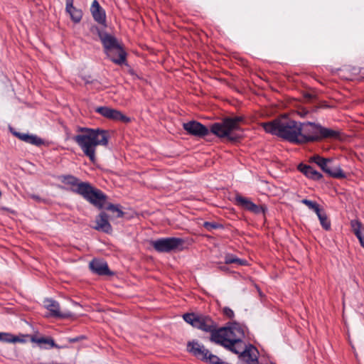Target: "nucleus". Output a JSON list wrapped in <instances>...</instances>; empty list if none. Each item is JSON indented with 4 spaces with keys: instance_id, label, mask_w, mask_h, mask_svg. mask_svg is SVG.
Returning a JSON list of instances; mask_svg holds the SVG:
<instances>
[{
    "instance_id": "f257e3e1",
    "label": "nucleus",
    "mask_w": 364,
    "mask_h": 364,
    "mask_svg": "<svg viewBox=\"0 0 364 364\" xmlns=\"http://www.w3.org/2000/svg\"><path fill=\"white\" fill-rule=\"evenodd\" d=\"M77 134L73 137L83 154L91 162L96 161V148L97 146H107L109 141L108 132L100 129L77 127Z\"/></svg>"
},
{
    "instance_id": "f03ea898",
    "label": "nucleus",
    "mask_w": 364,
    "mask_h": 364,
    "mask_svg": "<svg viewBox=\"0 0 364 364\" xmlns=\"http://www.w3.org/2000/svg\"><path fill=\"white\" fill-rule=\"evenodd\" d=\"M245 336V327L238 323L218 329L213 333L210 341L238 354L243 349L242 339Z\"/></svg>"
},
{
    "instance_id": "7ed1b4c3",
    "label": "nucleus",
    "mask_w": 364,
    "mask_h": 364,
    "mask_svg": "<svg viewBox=\"0 0 364 364\" xmlns=\"http://www.w3.org/2000/svg\"><path fill=\"white\" fill-rule=\"evenodd\" d=\"M266 132L281 137L289 142L298 144L299 122L284 114L268 122L262 124Z\"/></svg>"
},
{
    "instance_id": "20e7f679",
    "label": "nucleus",
    "mask_w": 364,
    "mask_h": 364,
    "mask_svg": "<svg viewBox=\"0 0 364 364\" xmlns=\"http://www.w3.org/2000/svg\"><path fill=\"white\" fill-rule=\"evenodd\" d=\"M340 132L322 127L314 122H299L298 144L320 141L323 139H337Z\"/></svg>"
},
{
    "instance_id": "39448f33",
    "label": "nucleus",
    "mask_w": 364,
    "mask_h": 364,
    "mask_svg": "<svg viewBox=\"0 0 364 364\" xmlns=\"http://www.w3.org/2000/svg\"><path fill=\"white\" fill-rule=\"evenodd\" d=\"M242 117H228L221 122L214 123L210 126V132L219 138H227L229 141H235L240 136L235 132L240 130Z\"/></svg>"
},
{
    "instance_id": "423d86ee",
    "label": "nucleus",
    "mask_w": 364,
    "mask_h": 364,
    "mask_svg": "<svg viewBox=\"0 0 364 364\" xmlns=\"http://www.w3.org/2000/svg\"><path fill=\"white\" fill-rule=\"evenodd\" d=\"M106 54L116 64H123L126 60V52L118 44L116 38L107 33L100 34Z\"/></svg>"
},
{
    "instance_id": "0eeeda50",
    "label": "nucleus",
    "mask_w": 364,
    "mask_h": 364,
    "mask_svg": "<svg viewBox=\"0 0 364 364\" xmlns=\"http://www.w3.org/2000/svg\"><path fill=\"white\" fill-rule=\"evenodd\" d=\"M183 318L186 323L191 324L193 327L200 329L205 332L210 333V337L213 333L218 331L216 329V323L208 316L187 313L183 314Z\"/></svg>"
},
{
    "instance_id": "6e6552de",
    "label": "nucleus",
    "mask_w": 364,
    "mask_h": 364,
    "mask_svg": "<svg viewBox=\"0 0 364 364\" xmlns=\"http://www.w3.org/2000/svg\"><path fill=\"white\" fill-rule=\"evenodd\" d=\"M151 245L159 252L181 250L184 241L179 237H164L151 241Z\"/></svg>"
},
{
    "instance_id": "1a4fd4ad",
    "label": "nucleus",
    "mask_w": 364,
    "mask_h": 364,
    "mask_svg": "<svg viewBox=\"0 0 364 364\" xmlns=\"http://www.w3.org/2000/svg\"><path fill=\"white\" fill-rule=\"evenodd\" d=\"M81 196L91 204L100 209L104 207L107 199L106 195H105L102 191L92 187L89 183Z\"/></svg>"
},
{
    "instance_id": "9d476101",
    "label": "nucleus",
    "mask_w": 364,
    "mask_h": 364,
    "mask_svg": "<svg viewBox=\"0 0 364 364\" xmlns=\"http://www.w3.org/2000/svg\"><path fill=\"white\" fill-rule=\"evenodd\" d=\"M60 181L70 186V190L79 195H82L85 189L87 182H82L77 177L72 175H65L60 177Z\"/></svg>"
},
{
    "instance_id": "9b49d317",
    "label": "nucleus",
    "mask_w": 364,
    "mask_h": 364,
    "mask_svg": "<svg viewBox=\"0 0 364 364\" xmlns=\"http://www.w3.org/2000/svg\"><path fill=\"white\" fill-rule=\"evenodd\" d=\"M95 111L102 116L109 119L121 121L124 122H130V119L123 114L120 111L109 107H99L96 108Z\"/></svg>"
},
{
    "instance_id": "f8f14e48",
    "label": "nucleus",
    "mask_w": 364,
    "mask_h": 364,
    "mask_svg": "<svg viewBox=\"0 0 364 364\" xmlns=\"http://www.w3.org/2000/svg\"><path fill=\"white\" fill-rule=\"evenodd\" d=\"M183 127L188 134L197 137H205L210 134L208 128L196 121L184 123Z\"/></svg>"
},
{
    "instance_id": "ddd939ff",
    "label": "nucleus",
    "mask_w": 364,
    "mask_h": 364,
    "mask_svg": "<svg viewBox=\"0 0 364 364\" xmlns=\"http://www.w3.org/2000/svg\"><path fill=\"white\" fill-rule=\"evenodd\" d=\"M237 204L242 208L249 210L255 214L264 213L266 207L263 205H257L252 202L247 198L237 195L235 197Z\"/></svg>"
},
{
    "instance_id": "4468645a",
    "label": "nucleus",
    "mask_w": 364,
    "mask_h": 364,
    "mask_svg": "<svg viewBox=\"0 0 364 364\" xmlns=\"http://www.w3.org/2000/svg\"><path fill=\"white\" fill-rule=\"evenodd\" d=\"M43 304L45 308L49 311L50 316L56 318H68L72 316V314L70 311H61L60 304L55 300L46 299L44 300Z\"/></svg>"
},
{
    "instance_id": "2eb2a0df",
    "label": "nucleus",
    "mask_w": 364,
    "mask_h": 364,
    "mask_svg": "<svg viewBox=\"0 0 364 364\" xmlns=\"http://www.w3.org/2000/svg\"><path fill=\"white\" fill-rule=\"evenodd\" d=\"M238 354L239 358L247 364H259V351L252 345L243 348Z\"/></svg>"
},
{
    "instance_id": "dca6fc26",
    "label": "nucleus",
    "mask_w": 364,
    "mask_h": 364,
    "mask_svg": "<svg viewBox=\"0 0 364 364\" xmlns=\"http://www.w3.org/2000/svg\"><path fill=\"white\" fill-rule=\"evenodd\" d=\"M90 12L97 23L106 26V13L105 9L100 5L97 0L93 1L90 6Z\"/></svg>"
},
{
    "instance_id": "f3484780",
    "label": "nucleus",
    "mask_w": 364,
    "mask_h": 364,
    "mask_svg": "<svg viewBox=\"0 0 364 364\" xmlns=\"http://www.w3.org/2000/svg\"><path fill=\"white\" fill-rule=\"evenodd\" d=\"M187 348L188 352L202 360H204L209 353V350L203 344L196 341L188 342Z\"/></svg>"
},
{
    "instance_id": "a211bd4d",
    "label": "nucleus",
    "mask_w": 364,
    "mask_h": 364,
    "mask_svg": "<svg viewBox=\"0 0 364 364\" xmlns=\"http://www.w3.org/2000/svg\"><path fill=\"white\" fill-rule=\"evenodd\" d=\"M90 269L99 275H110L112 273L109 271L107 262L100 259H94L90 264Z\"/></svg>"
},
{
    "instance_id": "6ab92c4d",
    "label": "nucleus",
    "mask_w": 364,
    "mask_h": 364,
    "mask_svg": "<svg viewBox=\"0 0 364 364\" xmlns=\"http://www.w3.org/2000/svg\"><path fill=\"white\" fill-rule=\"evenodd\" d=\"M95 229L106 233L112 232V226L108 220V215L105 213H101L96 218Z\"/></svg>"
},
{
    "instance_id": "aec40b11",
    "label": "nucleus",
    "mask_w": 364,
    "mask_h": 364,
    "mask_svg": "<svg viewBox=\"0 0 364 364\" xmlns=\"http://www.w3.org/2000/svg\"><path fill=\"white\" fill-rule=\"evenodd\" d=\"M74 0H65V10L69 14L71 20L75 23H79L82 18V11L73 6Z\"/></svg>"
},
{
    "instance_id": "412c9836",
    "label": "nucleus",
    "mask_w": 364,
    "mask_h": 364,
    "mask_svg": "<svg viewBox=\"0 0 364 364\" xmlns=\"http://www.w3.org/2000/svg\"><path fill=\"white\" fill-rule=\"evenodd\" d=\"M11 132L14 136H16L19 139L26 143L36 146H41V144H43V141L41 138L38 137L36 135L29 134L26 133H21L12 130Z\"/></svg>"
},
{
    "instance_id": "4be33fe9",
    "label": "nucleus",
    "mask_w": 364,
    "mask_h": 364,
    "mask_svg": "<svg viewBox=\"0 0 364 364\" xmlns=\"http://www.w3.org/2000/svg\"><path fill=\"white\" fill-rule=\"evenodd\" d=\"M31 341L32 343H36L41 348L48 349L52 348H58L52 338H46L43 336L38 337L36 336H32L31 337Z\"/></svg>"
},
{
    "instance_id": "5701e85b",
    "label": "nucleus",
    "mask_w": 364,
    "mask_h": 364,
    "mask_svg": "<svg viewBox=\"0 0 364 364\" xmlns=\"http://www.w3.org/2000/svg\"><path fill=\"white\" fill-rule=\"evenodd\" d=\"M299 169L301 172H302L307 177L312 178L314 180H318L321 178L322 175L316 171L313 167L308 165L300 164L299 166Z\"/></svg>"
},
{
    "instance_id": "b1692460",
    "label": "nucleus",
    "mask_w": 364,
    "mask_h": 364,
    "mask_svg": "<svg viewBox=\"0 0 364 364\" xmlns=\"http://www.w3.org/2000/svg\"><path fill=\"white\" fill-rule=\"evenodd\" d=\"M326 173H328L330 176L336 178H346V174L344 173V172L343 171L340 166H332L331 165Z\"/></svg>"
},
{
    "instance_id": "393cba45",
    "label": "nucleus",
    "mask_w": 364,
    "mask_h": 364,
    "mask_svg": "<svg viewBox=\"0 0 364 364\" xmlns=\"http://www.w3.org/2000/svg\"><path fill=\"white\" fill-rule=\"evenodd\" d=\"M321 226L326 230H328L331 228V222L328 219L326 214L321 210L318 213H316Z\"/></svg>"
},
{
    "instance_id": "a878e982",
    "label": "nucleus",
    "mask_w": 364,
    "mask_h": 364,
    "mask_svg": "<svg viewBox=\"0 0 364 364\" xmlns=\"http://www.w3.org/2000/svg\"><path fill=\"white\" fill-rule=\"evenodd\" d=\"M106 208L107 210L116 213L117 218H122L124 216V212L121 210L119 205L109 203Z\"/></svg>"
},
{
    "instance_id": "bb28decb",
    "label": "nucleus",
    "mask_w": 364,
    "mask_h": 364,
    "mask_svg": "<svg viewBox=\"0 0 364 364\" xmlns=\"http://www.w3.org/2000/svg\"><path fill=\"white\" fill-rule=\"evenodd\" d=\"M301 203L306 205L309 209L314 210L316 213H318L321 210L319 208V205L312 200H309L308 199H303L301 200Z\"/></svg>"
},
{
    "instance_id": "cd10ccee",
    "label": "nucleus",
    "mask_w": 364,
    "mask_h": 364,
    "mask_svg": "<svg viewBox=\"0 0 364 364\" xmlns=\"http://www.w3.org/2000/svg\"><path fill=\"white\" fill-rule=\"evenodd\" d=\"M225 264L237 263L240 265H245L246 264L245 260L240 259L231 255H228L225 256Z\"/></svg>"
},
{
    "instance_id": "c85d7f7f",
    "label": "nucleus",
    "mask_w": 364,
    "mask_h": 364,
    "mask_svg": "<svg viewBox=\"0 0 364 364\" xmlns=\"http://www.w3.org/2000/svg\"><path fill=\"white\" fill-rule=\"evenodd\" d=\"M204 361L211 364H228L222 361L217 355L212 354L210 351Z\"/></svg>"
},
{
    "instance_id": "c756f323",
    "label": "nucleus",
    "mask_w": 364,
    "mask_h": 364,
    "mask_svg": "<svg viewBox=\"0 0 364 364\" xmlns=\"http://www.w3.org/2000/svg\"><path fill=\"white\" fill-rule=\"evenodd\" d=\"M0 341L8 343H15L16 341H18L19 340L16 337L13 336L10 333H0Z\"/></svg>"
},
{
    "instance_id": "7c9ffc66",
    "label": "nucleus",
    "mask_w": 364,
    "mask_h": 364,
    "mask_svg": "<svg viewBox=\"0 0 364 364\" xmlns=\"http://www.w3.org/2000/svg\"><path fill=\"white\" fill-rule=\"evenodd\" d=\"M351 227H352L353 230L355 235H356V237L363 234V232L360 230L361 224L359 221L352 220L351 221Z\"/></svg>"
},
{
    "instance_id": "2f4dec72",
    "label": "nucleus",
    "mask_w": 364,
    "mask_h": 364,
    "mask_svg": "<svg viewBox=\"0 0 364 364\" xmlns=\"http://www.w3.org/2000/svg\"><path fill=\"white\" fill-rule=\"evenodd\" d=\"M331 160L329 159H326L324 160V161L320 164V166L321 168L324 171V172H327L328 169L329 168L330 166H331Z\"/></svg>"
},
{
    "instance_id": "473e14b6",
    "label": "nucleus",
    "mask_w": 364,
    "mask_h": 364,
    "mask_svg": "<svg viewBox=\"0 0 364 364\" xmlns=\"http://www.w3.org/2000/svg\"><path fill=\"white\" fill-rule=\"evenodd\" d=\"M326 159L318 155H315L311 158V161L316 163L318 166L321 164Z\"/></svg>"
},
{
    "instance_id": "72a5a7b5",
    "label": "nucleus",
    "mask_w": 364,
    "mask_h": 364,
    "mask_svg": "<svg viewBox=\"0 0 364 364\" xmlns=\"http://www.w3.org/2000/svg\"><path fill=\"white\" fill-rule=\"evenodd\" d=\"M223 312L224 314V315L225 316H227L228 318H232L234 317V312L233 311L230 309L229 307H225L223 309Z\"/></svg>"
},
{
    "instance_id": "f704fd0d",
    "label": "nucleus",
    "mask_w": 364,
    "mask_h": 364,
    "mask_svg": "<svg viewBox=\"0 0 364 364\" xmlns=\"http://www.w3.org/2000/svg\"><path fill=\"white\" fill-rule=\"evenodd\" d=\"M204 228H205L208 230H212L218 227V224L210 222H205L203 224Z\"/></svg>"
},
{
    "instance_id": "c9c22d12",
    "label": "nucleus",
    "mask_w": 364,
    "mask_h": 364,
    "mask_svg": "<svg viewBox=\"0 0 364 364\" xmlns=\"http://www.w3.org/2000/svg\"><path fill=\"white\" fill-rule=\"evenodd\" d=\"M360 242V245L364 247V234H361L357 237Z\"/></svg>"
},
{
    "instance_id": "e433bc0d",
    "label": "nucleus",
    "mask_w": 364,
    "mask_h": 364,
    "mask_svg": "<svg viewBox=\"0 0 364 364\" xmlns=\"http://www.w3.org/2000/svg\"><path fill=\"white\" fill-rule=\"evenodd\" d=\"M33 198L35 199V200H38L39 198L36 196H33Z\"/></svg>"
},
{
    "instance_id": "4c0bfd02",
    "label": "nucleus",
    "mask_w": 364,
    "mask_h": 364,
    "mask_svg": "<svg viewBox=\"0 0 364 364\" xmlns=\"http://www.w3.org/2000/svg\"><path fill=\"white\" fill-rule=\"evenodd\" d=\"M114 56H115V57H118V53H116V52H115V53H114Z\"/></svg>"
}]
</instances>
